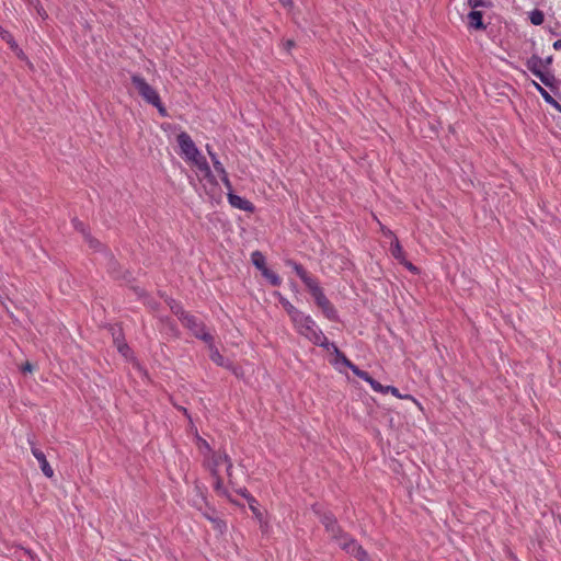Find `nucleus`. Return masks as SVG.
Instances as JSON below:
<instances>
[{
  "instance_id": "nucleus-1",
  "label": "nucleus",
  "mask_w": 561,
  "mask_h": 561,
  "mask_svg": "<svg viewBox=\"0 0 561 561\" xmlns=\"http://www.w3.org/2000/svg\"><path fill=\"white\" fill-rule=\"evenodd\" d=\"M198 443L199 448H205L207 450V453L204 454V466L213 478L214 490L218 495L229 497L227 486L220 478L219 470L224 467L229 478V482L232 483V461L230 457L225 451H213L209 444L202 437H198Z\"/></svg>"
},
{
  "instance_id": "nucleus-2",
  "label": "nucleus",
  "mask_w": 561,
  "mask_h": 561,
  "mask_svg": "<svg viewBox=\"0 0 561 561\" xmlns=\"http://www.w3.org/2000/svg\"><path fill=\"white\" fill-rule=\"evenodd\" d=\"M291 323L294 325L295 331L299 335H301L312 344L323 347L324 350L333 353L336 356V363H339L342 359V356H344V354L339 350V347L334 343L329 342L323 331L320 329V327L317 324V322L310 314L301 312L299 316L294 318Z\"/></svg>"
},
{
  "instance_id": "nucleus-3",
  "label": "nucleus",
  "mask_w": 561,
  "mask_h": 561,
  "mask_svg": "<svg viewBox=\"0 0 561 561\" xmlns=\"http://www.w3.org/2000/svg\"><path fill=\"white\" fill-rule=\"evenodd\" d=\"M287 265H289L302 280V283L313 297L317 306L322 310L323 314L329 320H337V311L324 295V291L322 287L319 285V282L314 277L309 275L307 271L302 267V265L298 264L297 262L288 261Z\"/></svg>"
},
{
  "instance_id": "nucleus-4",
  "label": "nucleus",
  "mask_w": 561,
  "mask_h": 561,
  "mask_svg": "<svg viewBox=\"0 0 561 561\" xmlns=\"http://www.w3.org/2000/svg\"><path fill=\"white\" fill-rule=\"evenodd\" d=\"M322 524L327 531L330 534L332 539L336 540L337 545L345 550L347 553L354 556L359 561H366L368 559L367 552L359 546L354 539L347 535L342 534L335 518L332 515H323Z\"/></svg>"
},
{
  "instance_id": "nucleus-5",
  "label": "nucleus",
  "mask_w": 561,
  "mask_h": 561,
  "mask_svg": "<svg viewBox=\"0 0 561 561\" xmlns=\"http://www.w3.org/2000/svg\"><path fill=\"white\" fill-rule=\"evenodd\" d=\"M131 82L139 95L148 103L154 106L159 114L163 117L168 116L167 108L161 102L160 95L142 77L138 75L131 76Z\"/></svg>"
},
{
  "instance_id": "nucleus-6",
  "label": "nucleus",
  "mask_w": 561,
  "mask_h": 561,
  "mask_svg": "<svg viewBox=\"0 0 561 561\" xmlns=\"http://www.w3.org/2000/svg\"><path fill=\"white\" fill-rule=\"evenodd\" d=\"M527 69L536 76L545 85L552 87L556 78L550 70H546L541 57L533 55L526 60Z\"/></svg>"
},
{
  "instance_id": "nucleus-7",
  "label": "nucleus",
  "mask_w": 561,
  "mask_h": 561,
  "mask_svg": "<svg viewBox=\"0 0 561 561\" xmlns=\"http://www.w3.org/2000/svg\"><path fill=\"white\" fill-rule=\"evenodd\" d=\"M350 368L355 376L360 378L370 385L374 391L379 393H388L390 386H382L380 382L375 380L367 371L359 369L356 365H354L345 355L342 356V359L339 362Z\"/></svg>"
},
{
  "instance_id": "nucleus-8",
  "label": "nucleus",
  "mask_w": 561,
  "mask_h": 561,
  "mask_svg": "<svg viewBox=\"0 0 561 561\" xmlns=\"http://www.w3.org/2000/svg\"><path fill=\"white\" fill-rule=\"evenodd\" d=\"M183 316V324L187 327L193 334L203 341L211 342L213 336L206 331L205 325L199 322L194 316L186 312L181 313Z\"/></svg>"
},
{
  "instance_id": "nucleus-9",
  "label": "nucleus",
  "mask_w": 561,
  "mask_h": 561,
  "mask_svg": "<svg viewBox=\"0 0 561 561\" xmlns=\"http://www.w3.org/2000/svg\"><path fill=\"white\" fill-rule=\"evenodd\" d=\"M176 141L180 147L181 156L185 161L194 158L199 152V149L196 147L191 136L185 131L178 135Z\"/></svg>"
},
{
  "instance_id": "nucleus-10",
  "label": "nucleus",
  "mask_w": 561,
  "mask_h": 561,
  "mask_svg": "<svg viewBox=\"0 0 561 561\" xmlns=\"http://www.w3.org/2000/svg\"><path fill=\"white\" fill-rule=\"evenodd\" d=\"M186 162L196 167L209 184L217 185L216 176L214 175L206 158L202 154L201 151L197 153V156L191 158Z\"/></svg>"
},
{
  "instance_id": "nucleus-11",
  "label": "nucleus",
  "mask_w": 561,
  "mask_h": 561,
  "mask_svg": "<svg viewBox=\"0 0 561 561\" xmlns=\"http://www.w3.org/2000/svg\"><path fill=\"white\" fill-rule=\"evenodd\" d=\"M28 443L31 445L32 455L38 461L39 468H41L42 472L44 473V476L47 478H53L54 470L50 467L49 462L47 461L45 454L39 448H37L31 439H28Z\"/></svg>"
},
{
  "instance_id": "nucleus-12",
  "label": "nucleus",
  "mask_w": 561,
  "mask_h": 561,
  "mask_svg": "<svg viewBox=\"0 0 561 561\" xmlns=\"http://www.w3.org/2000/svg\"><path fill=\"white\" fill-rule=\"evenodd\" d=\"M227 198H228L229 204L233 208H237V209H240V210H244V211H249V213H253L254 211L255 207H254V205L250 201H248V199H245V198H243V197H241V196H239V195H237L234 193H227Z\"/></svg>"
},
{
  "instance_id": "nucleus-13",
  "label": "nucleus",
  "mask_w": 561,
  "mask_h": 561,
  "mask_svg": "<svg viewBox=\"0 0 561 561\" xmlns=\"http://www.w3.org/2000/svg\"><path fill=\"white\" fill-rule=\"evenodd\" d=\"M209 347V357L210 359L217 364L218 366L225 367V368H231L232 363L226 359L218 351V348L214 345V342H207Z\"/></svg>"
},
{
  "instance_id": "nucleus-14",
  "label": "nucleus",
  "mask_w": 561,
  "mask_h": 561,
  "mask_svg": "<svg viewBox=\"0 0 561 561\" xmlns=\"http://www.w3.org/2000/svg\"><path fill=\"white\" fill-rule=\"evenodd\" d=\"M468 25L476 31L484 30L482 12L472 9L468 14Z\"/></svg>"
},
{
  "instance_id": "nucleus-15",
  "label": "nucleus",
  "mask_w": 561,
  "mask_h": 561,
  "mask_svg": "<svg viewBox=\"0 0 561 561\" xmlns=\"http://www.w3.org/2000/svg\"><path fill=\"white\" fill-rule=\"evenodd\" d=\"M531 85L540 93L542 99L554 108L561 112V105L550 95V93L542 88L538 82L531 80Z\"/></svg>"
},
{
  "instance_id": "nucleus-16",
  "label": "nucleus",
  "mask_w": 561,
  "mask_h": 561,
  "mask_svg": "<svg viewBox=\"0 0 561 561\" xmlns=\"http://www.w3.org/2000/svg\"><path fill=\"white\" fill-rule=\"evenodd\" d=\"M252 264L263 273L267 270L265 256L260 251H254L251 254Z\"/></svg>"
},
{
  "instance_id": "nucleus-17",
  "label": "nucleus",
  "mask_w": 561,
  "mask_h": 561,
  "mask_svg": "<svg viewBox=\"0 0 561 561\" xmlns=\"http://www.w3.org/2000/svg\"><path fill=\"white\" fill-rule=\"evenodd\" d=\"M390 252L392 256L398 260L399 262L403 261L405 259L403 249L397 238L391 242L390 244Z\"/></svg>"
},
{
  "instance_id": "nucleus-18",
  "label": "nucleus",
  "mask_w": 561,
  "mask_h": 561,
  "mask_svg": "<svg viewBox=\"0 0 561 561\" xmlns=\"http://www.w3.org/2000/svg\"><path fill=\"white\" fill-rule=\"evenodd\" d=\"M72 224H73V227H75L77 230H79L80 232H82V234L85 237V239H87V240H88V242L90 243V247H92V248H95V249H96V248L100 245V243H99L96 240H94L93 238H91V237H90V234H89V233H87V231H85V227H84V225H83L81 221H79V220H77V219H73V220H72Z\"/></svg>"
},
{
  "instance_id": "nucleus-19",
  "label": "nucleus",
  "mask_w": 561,
  "mask_h": 561,
  "mask_svg": "<svg viewBox=\"0 0 561 561\" xmlns=\"http://www.w3.org/2000/svg\"><path fill=\"white\" fill-rule=\"evenodd\" d=\"M389 392L399 399L411 400L420 410H423L422 403L417 399H415L413 396L402 394V393H400L399 389L393 386L389 387Z\"/></svg>"
},
{
  "instance_id": "nucleus-20",
  "label": "nucleus",
  "mask_w": 561,
  "mask_h": 561,
  "mask_svg": "<svg viewBox=\"0 0 561 561\" xmlns=\"http://www.w3.org/2000/svg\"><path fill=\"white\" fill-rule=\"evenodd\" d=\"M280 304L288 313L290 321H293L294 318H296L302 312L301 310L297 309L293 304H290L286 298H280Z\"/></svg>"
},
{
  "instance_id": "nucleus-21",
  "label": "nucleus",
  "mask_w": 561,
  "mask_h": 561,
  "mask_svg": "<svg viewBox=\"0 0 561 561\" xmlns=\"http://www.w3.org/2000/svg\"><path fill=\"white\" fill-rule=\"evenodd\" d=\"M529 20L534 25H541L545 21V14L541 10L535 9L529 13Z\"/></svg>"
},
{
  "instance_id": "nucleus-22",
  "label": "nucleus",
  "mask_w": 561,
  "mask_h": 561,
  "mask_svg": "<svg viewBox=\"0 0 561 561\" xmlns=\"http://www.w3.org/2000/svg\"><path fill=\"white\" fill-rule=\"evenodd\" d=\"M262 275L273 285V286H279L282 284L280 277L271 271L270 268L263 271Z\"/></svg>"
},
{
  "instance_id": "nucleus-23",
  "label": "nucleus",
  "mask_w": 561,
  "mask_h": 561,
  "mask_svg": "<svg viewBox=\"0 0 561 561\" xmlns=\"http://www.w3.org/2000/svg\"><path fill=\"white\" fill-rule=\"evenodd\" d=\"M8 44L10 46V48L14 51V54L21 58V59H25L26 60V57L22 50V48L19 46V44L16 43L15 38L14 37H8Z\"/></svg>"
},
{
  "instance_id": "nucleus-24",
  "label": "nucleus",
  "mask_w": 561,
  "mask_h": 561,
  "mask_svg": "<svg viewBox=\"0 0 561 561\" xmlns=\"http://www.w3.org/2000/svg\"><path fill=\"white\" fill-rule=\"evenodd\" d=\"M115 343H116V346H117V350L118 352L124 356V357H128L129 354H130V348L128 347L127 344L121 342L117 337H115Z\"/></svg>"
},
{
  "instance_id": "nucleus-25",
  "label": "nucleus",
  "mask_w": 561,
  "mask_h": 561,
  "mask_svg": "<svg viewBox=\"0 0 561 561\" xmlns=\"http://www.w3.org/2000/svg\"><path fill=\"white\" fill-rule=\"evenodd\" d=\"M468 3L469 5L472 8V9H477V8H483V7H490L491 5V2L490 1H484V0H468Z\"/></svg>"
},
{
  "instance_id": "nucleus-26",
  "label": "nucleus",
  "mask_w": 561,
  "mask_h": 561,
  "mask_svg": "<svg viewBox=\"0 0 561 561\" xmlns=\"http://www.w3.org/2000/svg\"><path fill=\"white\" fill-rule=\"evenodd\" d=\"M213 165H214L215 171L220 176V179L228 174L224 164L220 161H215V163H213Z\"/></svg>"
},
{
  "instance_id": "nucleus-27",
  "label": "nucleus",
  "mask_w": 561,
  "mask_h": 561,
  "mask_svg": "<svg viewBox=\"0 0 561 561\" xmlns=\"http://www.w3.org/2000/svg\"><path fill=\"white\" fill-rule=\"evenodd\" d=\"M170 308L171 310L173 311V313L175 316L179 317V319L183 322V316L181 314L182 312H185L178 304H175V301L172 300V302L170 304Z\"/></svg>"
},
{
  "instance_id": "nucleus-28",
  "label": "nucleus",
  "mask_w": 561,
  "mask_h": 561,
  "mask_svg": "<svg viewBox=\"0 0 561 561\" xmlns=\"http://www.w3.org/2000/svg\"><path fill=\"white\" fill-rule=\"evenodd\" d=\"M220 180H221V182H222L224 186L226 187L227 193H233V191H232V184H231V182H230V180H229L228 174H227V175H225L224 178H221Z\"/></svg>"
},
{
  "instance_id": "nucleus-29",
  "label": "nucleus",
  "mask_w": 561,
  "mask_h": 561,
  "mask_svg": "<svg viewBox=\"0 0 561 561\" xmlns=\"http://www.w3.org/2000/svg\"><path fill=\"white\" fill-rule=\"evenodd\" d=\"M402 265H404L409 271H411L412 273H417V267L414 266L411 262L407 261V259H404L403 261L400 262Z\"/></svg>"
},
{
  "instance_id": "nucleus-30",
  "label": "nucleus",
  "mask_w": 561,
  "mask_h": 561,
  "mask_svg": "<svg viewBox=\"0 0 561 561\" xmlns=\"http://www.w3.org/2000/svg\"><path fill=\"white\" fill-rule=\"evenodd\" d=\"M238 493L242 495L247 501L255 502L254 497L247 491V489H240Z\"/></svg>"
},
{
  "instance_id": "nucleus-31",
  "label": "nucleus",
  "mask_w": 561,
  "mask_h": 561,
  "mask_svg": "<svg viewBox=\"0 0 561 561\" xmlns=\"http://www.w3.org/2000/svg\"><path fill=\"white\" fill-rule=\"evenodd\" d=\"M541 61L543 62V67L546 68V70H549L550 65L552 62V56H548L546 58H541Z\"/></svg>"
},
{
  "instance_id": "nucleus-32",
  "label": "nucleus",
  "mask_w": 561,
  "mask_h": 561,
  "mask_svg": "<svg viewBox=\"0 0 561 561\" xmlns=\"http://www.w3.org/2000/svg\"><path fill=\"white\" fill-rule=\"evenodd\" d=\"M21 369H22V371H23V373H26V371L31 373V371L33 370V366H32L30 363H25V364L22 366V368H21Z\"/></svg>"
},
{
  "instance_id": "nucleus-33",
  "label": "nucleus",
  "mask_w": 561,
  "mask_h": 561,
  "mask_svg": "<svg viewBox=\"0 0 561 561\" xmlns=\"http://www.w3.org/2000/svg\"><path fill=\"white\" fill-rule=\"evenodd\" d=\"M228 369L231 370L236 376H241L240 368L236 367L233 364L232 367Z\"/></svg>"
},
{
  "instance_id": "nucleus-34",
  "label": "nucleus",
  "mask_w": 561,
  "mask_h": 561,
  "mask_svg": "<svg viewBox=\"0 0 561 561\" xmlns=\"http://www.w3.org/2000/svg\"><path fill=\"white\" fill-rule=\"evenodd\" d=\"M208 156H209V158H210V160H211V162H213V163H215V161H220V160H219V158H218V156L216 154V152H215V151H214V152H211V153H210V154H208Z\"/></svg>"
},
{
  "instance_id": "nucleus-35",
  "label": "nucleus",
  "mask_w": 561,
  "mask_h": 561,
  "mask_svg": "<svg viewBox=\"0 0 561 561\" xmlns=\"http://www.w3.org/2000/svg\"><path fill=\"white\" fill-rule=\"evenodd\" d=\"M294 46V42L291 39L286 41L284 47L289 50Z\"/></svg>"
},
{
  "instance_id": "nucleus-36",
  "label": "nucleus",
  "mask_w": 561,
  "mask_h": 561,
  "mask_svg": "<svg viewBox=\"0 0 561 561\" xmlns=\"http://www.w3.org/2000/svg\"><path fill=\"white\" fill-rule=\"evenodd\" d=\"M248 503H249V505H250V508L253 511V513H254V514H257V511H256V508H255V506H254V503H255V502L248 501Z\"/></svg>"
},
{
  "instance_id": "nucleus-37",
  "label": "nucleus",
  "mask_w": 561,
  "mask_h": 561,
  "mask_svg": "<svg viewBox=\"0 0 561 561\" xmlns=\"http://www.w3.org/2000/svg\"><path fill=\"white\" fill-rule=\"evenodd\" d=\"M553 47H554L556 49H561V39L556 41V42L553 43Z\"/></svg>"
},
{
  "instance_id": "nucleus-38",
  "label": "nucleus",
  "mask_w": 561,
  "mask_h": 561,
  "mask_svg": "<svg viewBox=\"0 0 561 561\" xmlns=\"http://www.w3.org/2000/svg\"><path fill=\"white\" fill-rule=\"evenodd\" d=\"M205 148H206V151H207V153H208V154H210L211 152H214L213 147H211L209 144H207V145L205 146Z\"/></svg>"
},
{
  "instance_id": "nucleus-39",
  "label": "nucleus",
  "mask_w": 561,
  "mask_h": 561,
  "mask_svg": "<svg viewBox=\"0 0 561 561\" xmlns=\"http://www.w3.org/2000/svg\"><path fill=\"white\" fill-rule=\"evenodd\" d=\"M383 234H385L386 237H393V233H392V231H391V230H383Z\"/></svg>"
},
{
  "instance_id": "nucleus-40",
  "label": "nucleus",
  "mask_w": 561,
  "mask_h": 561,
  "mask_svg": "<svg viewBox=\"0 0 561 561\" xmlns=\"http://www.w3.org/2000/svg\"><path fill=\"white\" fill-rule=\"evenodd\" d=\"M28 2L34 5L39 4V0H28Z\"/></svg>"
},
{
  "instance_id": "nucleus-41",
  "label": "nucleus",
  "mask_w": 561,
  "mask_h": 561,
  "mask_svg": "<svg viewBox=\"0 0 561 561\" xmlns=\"http://www.w3.org/2000/svg\"><path fill=\"white\" fill-rule=\"evenodd\" d=\"M283 4L289 3L291 0H279Z\"/></svg>"
}]
</instances>
